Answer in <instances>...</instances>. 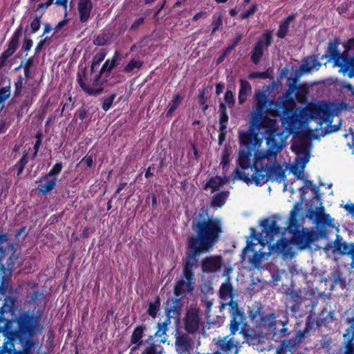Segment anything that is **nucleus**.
<instances>
[{"label": "nucleus", "mask_w": 354, "mask_h": 354, "mask_svg": "<svg viewBox=\"0 0 354 354\" xmlns=\"http://www.w3.org/2000/svg\"><path fill=\"white\" fill-rule=\"evenodd\" d=\"M344 209L352 216H354V204H346Z\"/></svg>", "instance_id": "nucleus-58"}, {"label": "nucleus", "mask_w": 354, "mask_h": 354, "mask_svg": "<svg viewBox=\"0 0 354 354\" xmlns=\"http://www.w3.org/2000/svg\"><path fill=\"white\" fill-rule=\"evenodd\" d=\"M158 326H159V329L156 332V335H158L159 336H161L162 335L165 334V333L166 326L165 324H163L162 326H161L160 324H158Z\"/></svg>", "instance_id": "nucleus-59"}, {"label": "nucleus", "mask_w": 354, "mask_h": 354, "mask_svg": "<svg viewBox=\"0 0 354 354\" xmlns=\"http://www.w3.org/2000/svg\"><path fill=\"white\" fill-rule=\"evenodd\" d=\"M257 10V6L256 4H253L251 6V7L248 10H246L245 12L242 13L240 15V17L241 19H247L249 17H250L251 15H254L256 12Z\"/></svg>", "instance_id": "nucleus-41"}, {"label": "nucleus", "mask_w": 354, "mask_h": 354, "mask_svg": "<svg viewBox=\"0 0 354 354\" xmlns=\"http://www.w3.org/2000/svg\"><path fill=\"white\" fill-rule=\"evenodd\" d=\"M290 298L295 303L292 307L291 310L292 312H296L300 308V306L306 301V299L300 297L297 292H291Z\"/></svg>", "instance_id": "nucleus-29"}, {"label": "nucleus", "mask_w": 354, "mask_h": 354, "mask_svg": "<svg viewBox=\"0 0 354 354\" xmlns=\"http://www.w3.org/2000/svg\"><path fill=\"white\" fill-rule=\"evenodd\" d=\"M30 337L28 335L24 334H21L19 337V342L23 347L24 351L21 352L23 354H29L34 345V342Z\"/></svg>", "instance_id": "nucleus-23"}, {"label": "nucleus", "mask_w": 354, "mask_h": 354, "mask_svg": "<svg viewBox=\"0 0 354 354\" xmlns=\"http://www.w3.org/2000/svg\"><path fill=\"white\" fill-rule=\"evenodd\" d=\"M44 180L43 183L41 180L37 181V183H40L41 184L38 186L37 189L39 192L42 194H48L51 191H53L57 183V179L56 178H46V176L42 178Z\"/></svg>", "instance_id": "nucleus-19"}, {"label": "nucleus", "mask_w": 354, "mask_h": 354, "mask_svg": "<svg viewBox=\"0 0 354 354\" xmlns=\"http://www.w3.org/2000/svg\"><path fill=\"white\" fill-rule=\"evenodd\" d=\"M224 89V84H218L216 86V94L219 95L223 92Z\"/></svg>", "instance_id": "nucleus-61"}, {"label": "nucleus", "mask_w": 354, "mask_h": 354, "mask_svg": "<svg viewBox=\"0 0 354 354\" xmlns=\"http://www.w3.org/2000/svg\"><path fill=\"white\" fill-rule=\"evenodd\" d=\"M281 218L274 216L261 222L263 227L259 234V238L256 239L257 243L248 242L247 246L241 254L242 261L246 259L254 267H259L263 260L267 259L272 252H277L283 257H292L295 253L296 243L292 236L290 239L281 238L275 244H272L274 236L281 234V224L278 221Z\"/></svg>", "instance_id": "nucleus-4"}, {"label": "nucleus", "mask_w": 354, "mask_h": 354, "mask_svg": "<svg viewBox=\"0 0 354 354\" xmlns=\"http://www.w3.org/2000/svg\"><path fill=\"white\" fill-rule=\"evenodd\" d=\"M192 228L196 236H190L187 240L189 252L187 254L189 261L183 270V277L175 286V295L180 296L193 290V276L192 268L196 258L201 253L210 250L222 233L221 222L215 218H200L193 221Z\"/></svg>", "instance_id": "nucleus-3"}, {"label": "nucleus", "mask_w": 354, "mask_h": 354, "mask_svg": "<svg viewBox=\"0 0 354 354\" xmlns=\"http://www.w3.org/2000/svg\"><path fill=\"white\" fill-rule=\"evenodd\" d=\"M143 330L140 327L136 328L131 335V343L140 344L142 337Z\"/></svg>", "instance_id": "nucleus-31"}, {"label": "nucleus", "mask_w": 354, "mask_h": 354, "mask_svg": "<svg viewBox=\"0 0 354 354\" xmlns=\"http://www.w3.org/2000/svg\"><path fill=\"white\" fill-rule=\"evenodd\" d=\"M344 51L340 54L335 49L337 44L330 46V57L335 65L340 67L339 71L347 74L349 77H354V39H349L344 44Z\"/></svg>", "instance_id": "nucleus-6"}, {"label": "nucleus", "mask_w": 354, "mask_h": 354, "mask_svg": "<svg viewBox=\"0 0 354 354\" xmlns=\"http://www.w3.org/2000/svg\"><path fill=\"white\" fill-rule=\"evenodd\" d=\"M30 28L32 32H36L40 28L39 18H35L30 24Z\"/></svg>", "instance_id": "nucleus-49"}, {"label": "nucleus", "mask_w": 354, "mask_h": 354, "mask_svg": "<svg viewBox=\"0 0 354 354\" xmlns=\"http://www.w3.org/2000/svg\"><path fill=\"white\" fill-rule=\"evenodd\" d=\"M228 120V116L225 111H223L220 118V129L223 131L227 127V123Z\"/></svg>", "instance_id": "nucleus-42"}, {"label": "nucleus", "mask_w": 354, "mask_h": 354, "mask_svg": "<svg viewBox=\"0 0 354 354\" xmlns=\"http://www.w3.org/2000/svg\"><path fill=\"white\" fill-rule=\"evenodd\" d=\"M53 0H48V1L46 4H39L38 5L37 9L39 10L40 8H46L53 3Z\"/></svg>", "instance_id": "nucleus-63"}, {"label": "nucleus", "mask_w": 354, "mask_h": 354, "mask_svg": "<svg viewBox=\"0 0 354 354\" xmlns=\"http://www.w3.org/2000/svg\"><path fill=\"white\" fill-rule=\"evenodd\" d=\"M225 102L229 106H232L234 103V95L232 91H227L225 95Z\"/></svg>", "instance_id": "nucleus-46"}, {"label": "nucleus", "mask_w": 354, "mask_h": 354, "mask_svg": "<svg viewBox=\"0 0 354 354\" xmlns=\"http://www.w3.org/2000/svg\"><path fill=\"white\" fill-rule=\"evenodd\" d=\"M255 77L265 78L266 74H265V73H254L250 75V78H255Z\"/></svg>", "instance_id": "nucleus-60"}, {"label": "nucleus", "mask_w": 354, "mask_h": 354, "mask_svg": "<svg viewBox=\"0 0 354 354\" xmlns=\"http://www.w3.org/2000/svg\"><path fill=\"white\" fill-rule=\"evenodd\" d=\"M106 54L103 52L99 53L95 55L93 59V63L91 65V71H94L95 68H97L102 61L104 59Z\"/></svg>", "instance_id": "nucleus-32"}, {"label": "nucleus", "mask_w": 354, "mask_h": 354, "mask_svg": "<svg viewBox=\"0 0 354 354\" xmlns=\"http://www.w3.org/2000/svg\"><path fill=\"white\" fill-rule=\"evenodd\" d=\"M14 53V51L8 48V49L1 54L0 56V67L4 65L7 59L12 55Z\"/></svg>", "instance_id": "nucleus-39"}, {"label": "nucleus", "mask_w": 354, "mask_h": 354, "mask_svg": "<svg viewBox=\"0 0 354 354\" xmlns=\"http://www.w3.org/2000/svg\"><path fill=\"white\" fill-rule=\"evenodd\" d=\"M294 19V15H290L280 24L279 28L277 34L279 38H283L286 35L289 25Z\"/></svg>", "instance_id": "nucleus-24"}, {"label": "nucleus", "mask_w": 354, "mask_h": 354, "mask_svg": "<svg viewBox=\"0 0 354 354\" xmlns=\"http://www.w3.org/2000/svg\"><path fill=\"white\" fill-rule=\"evenodd\" d=\"M26 164V160L25 157L21 158L18 162L16 164V167L19 168V171L17 172V175L19 176L23 171L25 165Z\"/></svg>", "instance_id": "nucleus-50"}, {"label": "nucleus", "mask_w": 354, "mask_h": 354, "mask_svg": "<svg viewBox=\"0 0 354 354\" xmlns=\"http://www.w3.org/2000/svg\"><path fill=\"white\" fill-rule=\"evenodd\" d=\"M292 236L296 245L300 249L310 247L316 239L314 232L307 228H302L301 230L295 232Z\"/></svg>", "instance_id": "nucleus-9"}, {"label": "nucleus", "mask_w": 354, "mask_h": 354, "mask_svg": "<svg viewBox=\"0 0 354 354\" xmlns=\"http://www.w3.org/2000/svg\"><path fill=\"white\" fill-rule=\"evenodd\" d=\"M306 331L307 330L298 331L294 338V342L297 344L301 343L305 338V333Z\"/></svg>", "instance_id": "nucleus-47"}, {"label": "nucleus", "mask_w": 354, "mask_h": 354, "mask_svg": "<svg viewBox=\"0 0 354 354\" xmlns=\"http://www.w3.org/2000/svg\"><path fill=\"white\" fill-rule=\"evenodd\" d=\"M306 189H310L314 193H316L317 191V187L313 186L312 181L305 180L304 186L299 189L301 192V197L302 199L306 194Z\"/></svg>", "instance_id": "nucleus-33"}, {"label": "nucleus", "mask_w": 354, "mask_h": 354, "mask_svg": "<svg viewBox=\"0 0 354 354\" xmlns=\"http://www.w3.org/2000/svg\"><path fill=\"white\" fill-rule=\"evenodd\" d=\"M142 354H157L156 349L153 346H150L145 349Z\"/></svg>", "instance_id": "nucleus-56"}, {"label": "nucleus", "mask_w": 354, "mask_h": 354, "mask_svg": "<svg viewBox=\"0 0 354 354\" xmlns=\"http://www.w3.org/2000/svg\"><path fill=\"white\" fill-rule=\"evenodd\" d=\"M214 341L215 344L219 348L220 351L227 354L233 351L236 353H238L239 342L231 337V335L223 337H218Z\"/></svg>", "instance_id": "nucleus-11"}, {"label": "nucleus", "mask_w": 354, "mask_h": 354, "mask_svg": "<svg viewBox=\"0 0 354 354\" xmlns=\"http://www.w3.org/2000/svg\"><path fill=\"white\" fill-rule=\"evenodd\" d=\"M227 180L223 179L219 176L212 178L206 184V188H211L212 192L218 190L221 186L224 185Z\"/></svg>", "instance_id": "nucleus-25"}, {"label": "nucleus", "mask_w": 354, "mask_h": 354, "mask_svg": "<svg viewBox=\"0 0 354 354\" xmlns=\"http://www.w3.org/2000/svg\"><path fill=\"white\" fill-rule=\"evenodd\" d=\"M206 98L205 97V91H203L200 93L199 102L201 104L204 105L203 110H206L208 106L206 104Z\"/></svg>", "instance_id": "nucleus-52"}, {"label": "nucleus", "mask_w": 354, "mask_h": 354, "mask_svg": "<svg viewBox=\"0 0 354 354\" xmlns=\"http://www.w3.org/2000/svg\"><path fill=\"white\" fill-rule=\"evenodd\" d=\"M144 21V19L143 18H139L138 19H137L133 24H132V26L131 28H136L137 27H138Z\"/></svg>", "instance_id": "nucleus-62"}, {"label": "nucleus", "mask_w": 354, "mask_h": 354, "mask_svg": "<svg viewBox=\"0 0 354 354\" xmlns=\"http://www.w3.org/2000/svg\"><path fill=\"white\" fill-rule=\"evenodd\" d=\"M201 324L198 310L196 308L189 309L185 319V329L189 333H194L198 330Z\"/></svg>", "instance_id": "nucleus-12"}, {"label": "nucleus", "mask_w": 354, "mask_h": 354, "mask_svg": "<svg viewBox=\"0 0 354 354\" xmlns=\"http://www.w3.org/2000/svg\"><path fill=\"white\" fill-rule=\"evenodd\" d=\"M223 25V17L221 14L214 16L212 22V33L217 31Z\"/></svg>", "instance_id": "nucleus-34"}, {"label": "nucleus", "mask_w": 354, "mask_h": 354, "mask_svg": "<svg viewBox=\"0 0 354 354\" xmlns=\"http://www.w3.org/2000/svg\"><path fill=\"white\" fill-rule=\"evenodd\" d=\"M10 273L6 268H0V292L3 295L11 290L10 285Z\"/></svg>", "instance_id": "nucleus-18"}, {"label": "nucleus", "mask_w": 354, "mask_h": 354, "mask_svg": "<svg viewBox=\"0 0 354 354\" xmlns=\"http://www.w3.org/2000/svg\"><path fill=\"white\" fill-rule=\"evenodd\" d=\"M230 313L232 317L230 330L231 335H234L238 331L239 327L243 324L245 317L243 314L239 310L236 303L230 302Z\"/></svg>", "instance_id": "nucleus-10"}, {"label": "nucleus", "mask_w": 354, "mask_h": 354, "mask_svg": "<svg viewBox=\"0 0 354 354\" xmlns=\"http://www.w3.org/2000/svg\"><path fill=\"white\" fill-rule=\"evenodd\" d=\"M118 54L117 52H115L113 59L111 61L109 59H107L103 64L100 70V73H103L105 72L109 73L111 70L115 66V62L118 59Z\"/></svg>", "instance_id": "nucleus-30"}, {"label": "nucleus", "mask_w": 354, "mask_h": 354, "mask_svg": "<svg viewBox=\"0 0 354 354\" xmlns=\"http://www.w3.org/2000/svg\"><path fill=\"white\" fill-rule=\"evenodd\" d=\"M220 297L225 301L222 302V306L224 307L226 305L230 306V302L232 301V286L230 282V278H227L226 281L221 286L220 288Z\"/></svg>", "instance_id": "nucleus-15"}, {"label": "nucleus", "mask_w": 354, "mask_h": 354, "mask_svg": "<svg viewBox=\"0 0 354 354\" xmlns=\"http://www.w3.org/2000/svg\"><path fill=\"white\" fill-rule=\"evenodd\" d=\"M176 349L181 354L188 351V346L184 342L178 340L176 342Z\"/></svg>", "instance_id": "nucleus-45"}, {"label": "nucleus", "mask_w": 354, "mask_h": 354, "mask_svg": "<svg viewBox=\"0 0 354 354\" xmlns=\"http://www.w3.org/2000/svg\"><path fill=\"white\" fill-rule=\"evenodd\" d=\"M221 265L222 258L220 256H209L205 258L201 262L202 270L208 273L218 271Z\"/></svg>", "instance_id": "nucleus-14"}, {"label": "nucleus", "mask_w": 354, "mask_h": 354, "mask_svg": "<svg viewBox=\"0 0 354 354\" xmlns=\"http://www.w3.org/2000/svg\"><path fill=\"white\" fill-rule=\"evenodd\" d=\"M320 66V64L314 57H308L302 63L300 66L301 73H310L313 70H317Z\"/></svg>", "instance_id": "nucleus-21"}, {"label": "nucleus", "mask_w": 354, "mask_h": 354, "mask_svg": "<svg viewBox=\"0 0 354 354\" xmlns=\"http://www.w3.org/2000/svg\"><path fill=\"white\" fill-rule=\"evenodd\" d=\"M335 249L336 250L340 252L341 253L346 254L348 252V247L345 243H339V241H336L335 243Z\"/></svg>", "instance_id": "nucleus-43"}, {"label": "nucleus", "mask_w": 354, "mask_h": 354, "mask_svg": "<svg viewBox=\"0 0 354 354\" xmlns=\"http://www.w3.org/2000/svg\"><path fill=\"white\" fill-rule=\"evenodd\" d=\"M157 311H158V309H157L156 305L155 304L151 303L149 304V309H148L149 314L151 317H155L156 315Z\"/></svg>", "instance_id": "nucleus-51"}, {"label": "nucleus", "mask_w": 354, "mask_h": 354, "mask_svg": "<svg viewBox=\"0 0 354 354\" xmlns=\"http://www.w3.org/2000/svg\"><path fill=\"white\" fill-rule=\"evenodd\" d=\"M281 228V234L284 235L287 232L292 234H294L295 232H297L299 230V225L297 223V214L295 210H292L290 212V217L288 218V221L287 223V226Z\"/></svg>", "instance_id": "nucleus-17"}, {"label": "nucleus", "mask_w": 354, "mask_h": 354, "mask_svg": "<svg viewBox=\"0 0 354 354\" xmlns=\"http://www.w3.org/2000/svg\"><path fill=\"white\" fill-rule=\"evenodd\" d=\"M272 35L271 32L266 31L256 43L251 54V60L254 64H258L263 56V50L267 48L272 42Z\"/></svg>", "instance_id": "nucleus-8"}, {"label": "nucleus", "mask_w": 354, "mask_h": 354, "mask_svg": "<svg viewBox=\"0 0 354 354\" xmlns=\"http://www.w3.org/2000/svg\"><path fill=\"white\" fill-rule=\"evenodd\" d=\"M207 16V14L206 12L205 11H201V12H198L197 14H196L194 17H193V20L196 21H198L199 19L201 18H205Z\"/></svg>", "instance_id": "nucleus-54"}, {"label": "nucleus", "mask_w": 354, "mask_h": 354, "mask_svg": "<svg viewBox=\"0 0 354 354\" xmlns=\"http://www.w3.org/2000/svg\"><path fill=\"white\" fill-rule=\"evenodd\" d=\"M19 331L7 333L5 334L10 339L3 343L0 347V354H15V344L13 340L19 339L21 334L28 335L33 337L42 330V326L40 324L39 317L30 315L27 313L21 314L17 319Z\"/></svg>", "instance_id": "nucleus-5"}, {"label": "nucleus", "mask_w": 354, "mask_h": 354, "mask_svg": "<svg viewBox=\"0 0 354 354\" xmlns=\"http://www.w3.org/2000/svg\"><path fill=\"white\" fill-rule=\"evenodd\" d=\"M77 82L84 91L88 95H98L102 91V84L100 80V75L95 77L91 84H86L79 73Z\"/></svg>", "instance_id": "nucleus-13"}, {"label": "nucleus", "mask_w": 354, "mask_h": 354, "mask_svg": "<svg viewBox=\"0 0 354 354\" xmlns=\"http://www.w3.org/2000/svg\"><path fill=\"white\" fill-rule=\"evenodd\" d=\"M316 219L319 223H326L328 225H331L332 221H333V219L330 218L329 214H325L322 213L317 216Z\"/></svg>", "instance_id": "nucleus-37"}, {"label": "nucleus", "mask_w": 354, "mask_h": 354, "mask_svg": "<svg viewBox=\"0 0 354 354\" xmlns=\"http://www.w3.org/2000/svg\"><path fill=\"white\" fill-rule=\"evenodd\" d=\"M291 147L297 156L290 167V171L298 179L304 180V167L310 159L309 147L307 144L304 142L294 143Z\"/></svg>", "instance_id": "nucleus-7"}, {"label": "nucleus", "mask_w": 354, "mask_h": 354, "mask_svg": "<svg viewBox=\"0 0 354 354\" xmlns=\"http://www.w3.org/2000/svg\"><path fill=\"white\" fill-rule=\"evenodd\" d=\"M240 83L239 101L240 104H242L246 100L248 95L251 93L252 87L250 84L246 80H241Z\"/></svg>", "instance_id": "nucleus-22"}, {"label": "nucleus", "mask_w": 354, "mask_h": 354, "mask_svg": "<svg viewBox=\"0 0 354 354\" xmlns=\"http://www.w3.org/2000/svg\"><path fill=\"white\" fill-rule=\"evenodd\" d=\"M275 315L274 313H272L270 315L263 316L261 318V326L263 327H266L269 328H274L275 329V326L277 324H280L283 326H285L288 324V319H286L284 321H276L275 320Z\"/></svg>", "instance_id": "nucleus-20"}, {"label": "nucleus", "mask_w": 354, "mask_h": 354, "mask_svg": "<svg viewBox=\"0 0 354 354\" xmlns=\"http://www.w3.org/2000/svg\"><path fill=\"white\" fill-rule=\"evenodd\" d=\"M183 100V97L180 94L174 96L172 100L169 104L167 115H171L174 111L178 108Z\"/></svg>", "instance_id": "nucleus-28"}, {"label": "nucleus", "mask_w": 354, "mask_h": 354, "mask_svg": "<svg viewBox=\"0 0 354 354\" xmlns=\"http://www.w3.org/2000/svg\"><path fill=\"white\" fill-rule=\"evenodd\" d=\"M142 65V62L139 60L133 59L130 61L124 68V71L129 73L134 68H140Z\"/></svg>", "instance_id": "nucleus-35"}, {"label": "nucleus", "mask_w": 354, "mask_h": 354, "mask_svg": "<svg viewBox=\"0 0 354 354\" xmlns=\"http://www.w3.org/2000/svg\"><path fill=\"white\" fill-rule=\"evenodd\" d=\"M93 162V158L92 156H86L81 161V163L83 164V165H85L86 167H91Z\"/></svg>", "instance_id": "nucleus-48"}, {"label": "nucleus", "mask_w": 354, "mask_h": 354, "mask_svg": "<svg viewBox=\"0 0 354 354\" xmlns=\"http://www.w3.org/2000/svg\"><path fill=\"white\" fill-rule=\"evenodd\" d=\"M62 168V165L61 163H56L53 168L49 171V172L46 175V178L50 176L58 174Z\"/></svg>", "instance_id": "nucleus-40"}, {"label": "nucleus", "mask_w": 354, "mask_h": 354, "mask_svg": "<svg viewBox=\"0 0 354 354\" xmlns=\"http://www.w3.org/2000/svg\"><path fill=\"white\" fill-rule=\"evenodd\" d=\"M229 157H230V152H229L228 149H225V150H223V151L222 153V159H221V165H222V167L224 170L228 167Z\"/></svg>", "instance_id": "nucleus-38"}, {"label": "nucleus", "mask_w": 354, "mask_h": 354, "mask_svg": "<svg viewBox=\"0 0 354 354\" xmlns=\"http://www.w3.org/2000/svg\"><path fill=\"white\" fill-rule=\"evenodd\" d=\"M22 33V26H19L13 33L12 38L8 44V48L15 52L17 47L18 43L19 40V37H21Z\"/></svg>", "instance_id": "nucleus-27"}, {"label": "nucleus", "mask_w": 354, "mask_h": 354, "mask_svg": "<svg viewBox=\"0 0 354 354\" xmlns=\"http://www.w3.org/2000/svg\"><path fill=\"white\" fill-rule=\"evenodd\" d=\"M40 145H41V141H40L39 140H38L35 142V145H34V149H35V153H34V156H35V155L37 154V151H38V150H39V147H40Z\"/></svg>", "instance_id": "nucleus-64"}, {"label": "nucleus", "mask_w": 354, "mask_h": 354, "mask_svg": "<svg viewBox=\"0 0 354 354\" xmlns=\"http://www.w3.org/2000/svg\"><path fill=\"white\" fill-rule=\"evenodd\" d=\"M252 135L248 131L239 133V142L244 147L239 151V162L241 169L234 170V179H239L247 184L254 182L257 185H263L268 180L281 182L285 179V170L277 162V156L281 151L284 145L267 141L268 149H258L261 140L255 138L253 147Z\"/></svg>", "instance_id": "nucleus-2"}, {"label": "nucleus", "mask_w": 354, "mask_h": 354, "mask_svg": "<svg viewBox=\"0 0 354 354\" xmlns=\"http://www.w3.org/2000/svg\"><path fill=\"white\" fill-rule=\"evenodd\" d=\"M354 353V348L351 344V342H349L346 346V351L344 354H353Z\"/></svg>", "instance_id": "nucleus-55"}, {"label": "nucleus", "mask_w": 354, "mask_h": 354, "mask_svg": "<svg viewBox=\"0 0 354 354\" xmlns=\"http://www.w3.org/2000/svg\"><path fill=\"white\" fill-rule=\"evenodd\" d=\"M228 195V192H222L216 194L212 198V205L216 207H221L224 205Z\"/></svg>", "instance_id": "nucleus-26"}, {"label": "nucleus", "mask_w": 354, "mask_h": 354, "mask_svg": "<svg viewBox=\"0 0 354 354\" xmlns=\"http://www.w3.org/2000/svg\"><path fill=\"white\" fill-rule=\"evenodd\" d=\"M115 97V95L112 94L110 96L104 98L102 104V109L104 111H107L111 108Z\"/></svg>", "instance_id": "nucleus-36"}, {"label": "nucleus", "mask_w": 354, "mask_h": 354, "mask_svg": "<svg viewBox=\"0 0 354 354\" xmlns=\"http://www.w3.org/2000/svg\"><path fill=\"white\" fill-rule=\"evenodd\" d=\"M32 40L29 39H26L24 41L22 48L24 50H29L30 49V48L32 47Z\"/></svg>", "instance_id": "nucleus-53"}, {"label": "nucleus", "mask_w": 354, "mask_h": 354, "mask_svg": "<svg viewBox=\"0 0 354 354\" xmlns=\"http://www.w3.org/2000/svg\"><path fill=\"white\" fill-rule=\"evenodd\" d=\"M295 89V86H290L287 92L281 97V102L284 105L281 116V125L277 121L278 115L276 111H271L263 115L265 106L274 102L273 100L268 99L269 88L255 92L257 103L254 111L250 114V127L252 130L264 131L267 141L284 145L291 134L297 132L311 120H319L320 123L329 120L330 108L326 103H310L303 109H295L292 100H289Z\"/></svg>", "instance_id": "nucleus-1"}, {"label": "nucleus", "mask_w": 354, "mask_h": 354, "mask_svg": "<svg viewBox=\"0 0 354 354\" xmlns=\"http://www.w3.org/2000/svg\"><path fill=\"white\" fill-rule=\"evenodd\" d=\"M10 91L8 88H3L0 90V103L6 101L10 96Z\"/></svg>", "instance_id": "nucleus-44"}, {"label": "nucleus", "mask_w": 354, "mask_h": 354, "mask_svg": "<svg viewBox=\"0 0 354 354\" xmlns=\"http://www.w3.org/2000/svg\"><path fill=\"white\" fill-rule=\"evenodd\" d=\"M93 4L91 0H79L78 12L81 22H86L91 15Z\"/></svg>", "instance_id": "nucleus-16"}, {"label": "nucleus", "mask_w": 354, "mask_h": 354, "mask_svg": "<svg viewBox=\"0 0 354 354\" xmlns=\"http://www.w3.org/2000/svg\"><path fill=\"white\" fill-rule=\"evenodd\" d=\"M55 4L62 6L66 13L68 0H57Z\"/></svg>", "instance_id": "nucleus-57"}]
</instances>
